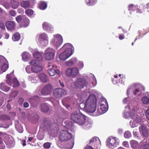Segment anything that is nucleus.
<instances>
[{"instance_id": "nucleus-35", "label": "nucleus", "mask_w": 149, "mask_h": 149, "mask_svg": "<svg viewBox=\"0 0 149 149\" xmlns=\"http://www.w3.org/2000/svg\"><path fill=\"white\" fill-rule=\"evenodd\" d=\"M22 60L24 61H26L29 59V55L26 52H23L22 54Z\"/></svg>"}, {"instance_id": "nucleus-6", "label": "nucleus", "mask_w": 149, "mask_h": 149, "mask_svg": "<svg viewBox=\"0 0 149 149\" xmlns=\"http://www.w3.org/2000/svg\"><path fill=\"white\" fill-rule=\"evenodd\" d=\"M55 50L52 48H47L45 51V53L44 55V58L47 60L52 59L54 56Z\"/></svg>"}, {"instance_id": "nucleus-64", "label": "nucleus", "mask_w": 149, "mask_h": 149, "mask_svg": "<svg viewBox=\"0 0 149 149\" xmlns=\"http://www.w3.org/2000/svg\"><path fill=\"white\" fill-rule=\"evenodd\" d=\"M139 90L138 89H136L135 90V92L134 93V95H136L137 94V93L139 92Z\"/></svg>"}, {"instance_id": "nucleus-46", "label": "nucleus", "mask_w": 149, "mask_h": 149, "mask_svg": "<svg viewBox=\"0 0 149 149\" xmlns=\"http://www.w3.org/2000/svg\"><path fill=\"white\" fill-rule=\"evenodd\" d=\"M95 113H96L95 115L96 116H98L104 113H102V111L100 109V108H98L96 110V112Z\"/></svg>"}, {"instance_id": "nucleus-2", "label": "nucleus", "mask_w": 149, "mask_h": 149, "mask_svg": "<svg viewBox=\"0 0 149 149\" xmlns=\"http://www.w3.org/2000/svg\"><path fill=\"white\" fill-rule=\"evenodd\" d=\"M70 118L75 123L80 125H83L86 122V116L81 113L72 114Z\"/></svg>"}, {"instance_id": "nucleus-28", "label": "nucleus", "mask_w": 149, "mask_h": 149, "mask_svg": "<svg viewBox=\"0 0 149 149\" xmlns=\"http://www.w3.org/2000/svg\"><path fill=\"white\" fill-rule=\"evenodd\" d=\"M29 19L26 17L23 18L21 22V24L25 27L27 26L29 24Z\"/></svg>"}, {"instance_id": "nucleus-34", "label": "nucleus", "mask_w": 149, "mask_h": 149, "mask_svg": "<svg viewBox=\"0 0 149 149\" xmlns=\"http://www.w3.org/2000/svg\"><path fill=\"white\" fill-rule=\"evenodd\" d=\"M20 37V34L18 33H16L14 34L12 36V39L14 41H18L19 40Z\"/></svg>"}, {"instance_id": "nucleus-54", "label": "nucleus", "mask_w": 149, "mask_h": 149, "mask_svg": "<svg viewBox=\"0 0 149 149\" xmlns=\"http://www.w3.org/2000/svg\"><path fill=\"white\" fill-rule=\"evenodd\" d=\"M26 72L28 73H31V68L29 65H27L26 68Z\"/></svg>"}, {"instance_id": "nucleus-49", "label": "nucleus", "mask_w": 149, "mask_h": 149, "mask_svg": "<svg viewBox=\"0 0 149 149\" xmlns=\"http://www.w3.org/2000/svg\"><path fill=\"white\" fill-rule=\"evenodd\" d=\"M140 8H141V10H145V9L146 8L147 9L149 8V3H147L146 5V6L143 5H141L140 7ZM145 11V10H144V11Z\"/></svg>"}, {"instance_id": "nucleus-24", "label": "nucleus", "mask_w": 149, "mask_h": 149, "mask_svg": "<svg viewBox=\"0 0 149 149\" xmlns=\"http://www.w3.org/2000/svg\"><path fill=\"white\" fill-rule=\"evenodd\" d=\"M21 6L26 9L30 7V5L29 1H22L20 3Z\"/></svg>"}, {"instance_id": "nucleus-47", "label": "nucleus", "mask_w": 149, "mask_h": 149, "mask_svg": "<svg viewBox=\"0 0 149 149\" xmlns=\"http://www.w3.org/2000/svg\"><path fill=\"white\" fill-rule=\"evenodd\" d=\"M25 13L28 15H31L33 13V11L31 9H28L26 10Z\"/></svg>"}, {"instance_id": "nucleus-4", "label": "nucleus", "mask_w": 149, "mask_h": 149, "mask_svg": "<svg viewBox=\"0 0 149 149\" xmlns=\"http://www.w3.org/2000/svg\"><path fill=\"white\" fill-rule=\"evenodd\" d=\"M118 139L116 137H109L107 139V145L110 148H113L118 145Z\"/></svg>"}, {"instance_id": "nucleus-53", "label": "nucleus", "mask_w": 149, "mask_h": 149, "mask_svg": "<svg viewBox=\"0 0 149 149\" xmlns=\"http://www.w3.org/2000/svg\"><path fill=\"white\" fill-rule=\"evenodd\" d=\"M30 63L33 66L36 65L38 64V62L35 60H32L31 61Z\"/></svg>"}, {"instance_id": "nucleus-21", "label": "nucleus", "mask_w": 149, "mask_h": 149, "mask_svg": "<svg viewBox=\"0 0 149 149\" xmlns=\"http://www.w3.org/2000/svg\"><path fill=\"white\" fill-rule=\"evenodd\" d=\"M42 26L44 30L49 31L52 28V26L46 22H44Z\"/></svg>"}, {"instance_id": "nucleus-20", "label": "nucleus", "mask_w": 149, "mask_h": 149, "mask_svg": "<svg viewBox=\"0 0 149 149\" xmlns=\"http://www.w3.org/2000/svg\"><path fill=\"white\" fill-rule=\"evenodd\" d=\"M39 77L40 80L43 82H46L48 81V77L45 74H40L39 75Z\"/></svg>"}, {"instance_id": "nucleus-39", "label": "nucleus", "mask_w": 149, "mask_h": 149, "mask_svg": "<svg viewBox=\"0 0 149 149\" xmlns=\"http://www.w3.org/2000/svg\"><path fill=\"white\" fill-rule=\"evenodd\" d=\"M141 101L144 104H147L149 103V99L147 97H143Z\"/></svg>"}, {"instance_id": "nucleus-27", "label": "nucleus", "mask_w": 149, "mask_h": 149, "mask_svg": "<svg viewBox=\"0 0 149 149\" xmlns=\"http://www.w3.org/2000/svg\"><path fill=\"white\" fill-rule=\"evenodd\" d=\"M121 75L120 74H119V76L120 77L119 80H115L113 78L111 80L113 84H116L118 83L123 84L124 83V81H123V78L120 77Z\"/></svg>"}, {"instance_id": "nucleus-45", "label": "nucleus", "mask_w": 149, "mask_h": 149, "mask_svg": "<svg viewBox=\"0 0 149 149\" xmlns=\"http://www.w3.org/2000/svg\"><path fill=\"white\" fill-rule=\"evenodd\" d=\"M142 149H149V143H146L142 145L141 147Z\"/></svg>"}, {"instance_id": "nucleus-32", "label": "nucleus", "mask_w": 149, "mask_h": 149, "mask_svg": "<svg viewBox=\"0 0 149 149\" xmlns=\"http://www.w3.org/2000/svg\"><path fill=\"white\" fill-rule=\"evenodd\" d=\"M10 3L13 9L17 8L19 6L18 2L15 0L11 1Z\"/></svg>"}, {"instance_id": "nucleus-52", "label": "nucleus", "mask_w": 149, "mask_h": 149, "mask_svg": "<svg viewBox=\"0 0 149 149\" xmlns=\"http://www.w3.org/2000/svg\"><path fill=\"white\" fill-rule=\"evenodd\" d=\"M141 118L137 116L135 118L134 122H134H135L137 123H138L140 122H141Z\"/></svg>"}, {"instance_id": "nucleus-23", "label": "nucleus", "mask_w": 149, "mask_h": 149, "mask_svg": "<svg viewBox=\"0 0 149 149\" xmlns=\"http://www.w3.org/2000/svg\"><path fill=\"white\" fill-rule=\"evenodd\" d=\"M74 142L73 139L71 140V141L67 143L65 145V148L67 149H72L74 146Z\"/></svg>"}, {"instance_id": "nucleus-13", "label": "nucleus", "mask_w": 149, "mask_h": 149, "mask_svg": "<svg viewBox=\"0 0 149 149\" xmlns=\"http://www.w3.org/2000/svg\"><path fill=\"white\" fill-rule=\"evenodd\" d=\"M52 68L49 69L48 72L51 76H54L55 75H57L58 77H59L60 76V71L59 70L56 69L57 67L52 66Z\"/></svg>"}, {"instance_id": "nucleus-8", "label": "nucleus", "mask_w": 149, "mask_h": 149, "mask_svg": "<svg viewBox=\"0 0 149 149\" xmlns=\"http://www.w3.org/2000/svg\"><path fill=\"white\" fill-rule=\"evenodd\" d=\"M72 137V134L66 130H62L60 133V140L61 141L70 140Z\"/></svg>"}, {"instance_id": "nucleus-43", "label": "nucleus", "mask_w": 149, "mask_h": 149, "mask_svg": "<svg viewBox=\"0 0 149 149\" xmlns=\"http://www.w3.org/2000/svg\"><path fill=\"white\" fill-rule=\"evenodd\" d=\"M131 134L130 132L128 131H126L124 133V136L126 138H128L131 136Z\"/></svg>"}, {"instance_id": "nucleus-11", "label": "nucleus", "mask_w": 149, "mask_h": 149, "mask_svg": "<svg viewBox=\"0 0 149 149\" xmlns=\"http://www.w3.org/2000/svg\"><path fill=\"white\" fill-rule=\"evenodd\" d=\"M88 83L86 79L83 78H79L76 81L75 85L81 88H83L84 86H87Z\"/></svg>"}, {"instance_id": "nucleus-14", "label": "nucleus", "mask_w": 149, "mask_h": 149, "mask_svg": "<svg viewBox=\"0 0 149 149\" xmlns=\"http://www.w3.org/2000/svg\"><path fill=\"white\" fill-rule=\"evenodd\" d=\"M100 142V141L99 138L97 137L93 138L90 141V144L94 146L96 148H98Z\"/></svg>"}, {"instance_id": "nucleus-40", "label": "nucleus", "mask_w": 149, "mask_h": 149, "mask_svg": "<svg viewBox=\"0 0 149 149\" xmlns=\"http://www.w3.org/2000/svg\"><path fill=\"white\" fill-rule=\"evenodd\" d=\"M13 87H17L19 85V82L16 78H15L13 79Z\"/></svg>"}, {"instance_id": "nucleus-55", "label": "nucleus", "mask_w": 149, "mask_h": 149, "mask_svg": "<svg viewBox=\"0 0 149 149\" xmlns=\"http://www.w3.org/2000/svg\"><path fill=\"white\" fill-rule=\"evenodd\" d=\"M146 114L147 118L149 120V108L146 111Z\"/></svg>"}, {"instance_id": "nucleus-37", "label": "nucleus", "mask_w": 149, "mask_h": 149, "mask_svg": "<svg viewBox=\"0 0 149 149\" xmlns=\"http://www.w3.org/2000/svg\"><path fill=\"white\" fill-rule=\"evenodd\" d=\"M6 144L9 147H12L14 145V141L10 139H6L5 141Z\"/></svg>"}, {"instance_id": "nucleus-18", "label": "nucleus", "mask_w": 149, "mask_h": 149, "mask_svg": "<svg viewBox=\"0 0 149 149\" xmlns=\"http://www.w3.org/2000/svg\"><path fill=\"white\" fill-rule=\"evenodd\" d=\"M6 26L7 29L8 30H11L13 29L15 26V24L13 21H8L6 24Z\"/></svg>"}, {"instance_id": "nucleus-12", "label": "nucleus", "mask_w": 149, "mask_h": 149, "mask_svg": "<svg viewBox=\"0 0 149 149\" xmlns=\"http://www.w3.org/2000/svg\"><path fill=\"white\" fill-rule=\"evenodd\" d=\"M63 49H65L64 51L72 54L74 52V48L70 43H65L62 47Z\"/></svg>"}, {"instance_id": "nucleus-42", "label": "nucleus", "mask_w": 149, "mask_h": 149, "mask_svg": "<svg viewBox=\"0 0 149 149\" xmlns=\"http://www.w3.org/2000/svg\"><path fill=\"white\" fill-rule=\"evenodd\" d=\"M18 94V91H12L10 94L11 97L12 98H14L17 96Z\"/></svg>"}, {"instance_id": "nucleus-33", "label": "nucleus", "mask_w": 149, "mask_h": 149, "mask_svg": "<svg viewBox=\"0 0 149 149\" xmlns=\"http://www.w3.org/2000/svg\"><path fill=\"white\" fill-rule=\"evenodd\" d=\"M100 109L102 111V113H105L108 109V107L106 105L100 103Z\"/></svg>"}, {"instance_id": "nucleus-15", "label": "nucleus", "mask_w": 149, "mask_h": 149, "mask_svg": "<svg viewBox=\"0 0 149 149\" xmlns=\"http://www.w3.org/2000/svg\"><path fill=\"white\" fill-rule=\"evenodd\" d=\"M139 129L140 132L144 136L146 137L148 135L146 127L145 125H141L140 126H139Z\"/></svg>"}, {"instance_id": "nucleus-25", "label": "nucleus", "mask_w": 149, "mask_h": 149, "mask_svg": "<svg viewBox=\"0 0 149 149\" xmlns=\"http://www.w3.org/2000/svg\"><path fill=\"white\" fill-rule=\"evenodd\" d=\"M4 59L6 61V63H4L1 67V69L3 72H5L8 68V63L6 59L4 57Z\"/></svg>"}, {"instance_id": "nucleus-26", "label": "nucleus", "mask_w": 149, "mask_h": 149, "mask_svg": "<svg viewBox=\"0 0 149 149\" xmlns=\"http://www.w3.org/2000/svg\"><path fill=\"white\" fill-rule=\"evenodd\" d=\"M41 109L42 112L47 113L49 111V109L47 105L44 104H43L41 105Z\"/></svg>"}, {"instance_id": "nucleus-17", "label": "nucleus", "mask_w": 149, "mask_h": 149, "mask_svg": "<svg viewBox=\"0 0 149 149\" xmlns=\"http://www.w3.org/2000/svg\"><path fill=\"white\" fill-rule=\"evenodd\" d=\"M71 54L64 51L59 55V58L61 60H65L70 57Z\"/></svg>"}, {"instance_id": "nucleus-41", "label": "nucleus", "mask_w": 149, "mask_h": 149, "mask_svg": "<svg viewBox=\"0 0 149 149\" xmlns=\"http://www.w3.org/2000/svg\"><path fill=\"white\" fill-rule=\"evenodd\" d=\"M130 144L132 147L133 148H136L137 145V141L134 140L131 141Z\"/></svg>"}, {"instance_id": "nucleus-3", "label": "nucleus", "mask_w": 149, "mask_h": 149, "mask_svg": "<svg viewBox=\"0 0 149 149\" xmlns=\"http://www.w3.org/2000/svg\"><path fill=\"white\" fill-rule=\"evenodd\" d=\"M54 38L52 40L51 42L52 45L57 48L62 43L63 38L61 35L58 34L54 35Z\"/></svg>"}, {"instance_id": "nucleus-16", "label": "nucleus", "mask_w": 149, "mask_h": 149, "mask_svg": "<svg viewBox=\"0 0 149 149\" xmlns=\"http://www.w3.org/2000/svg\"><path fill=\"white\" fill-rule=\"evenodd\" d=\"M42 69V67L38 64L36 65L33 66L31 67V71L35 73L39 72L41 71Z\"/></svg>"}, {"instance_id": "nucleus-5", "label": "nucleus", "mask_w": 149, "mask_h": 149, "mask_svg": "<svg viewBox=\"0 0 149 149\" xmlns=\"http://www.w3.org/2000/svg\"><path fill=\"white\" fill-rule=\"evenodd\" d=\"M66 91L64 89L57 88L54 91L53 94L54 96L57 99H60L66 94Z\"/></svg>"}, {"instance_id": "nucleus-59", "label": "nucleus", "mask_w": 149, "mask_h": 149, "mask_svg": "<svg viewBox=\"0 0 149 149\" xmlns=\"http://www.w3.org/2000/svg\"><path fill=\"white\" fill-rule=\"evenodd\" d=\"M58 82L60 84V85L61 86V87L62 88H64L65 86V85L60 80H58Z\"/></svg>"}, {"instance_id": "nucleus-10", "label": "nucleus", "mask_w": 149, "mask_h": 149, "mask_svg": "<svg viewBox=\"0 0 149 149\" xmlns=\"http://www.w3.org/2000/svg\"><path fill=\"white\" fill-rule=\"evenodd\" d=\"M141 9L140 7L138 8L137 6L133 4H131L129 6L128 10L130 11V12L131 14L135 11H136V12L137 13H143L144 12V10H141Z\"/></svg>"}, {"instance_id": "nucleus-61", "label": "nucleus", "mask_w": 149, "mask_h": 149, "mask_svg": "<svg viewBox=\"0 0 149 149\" xmlns=\"http://www.w3.org/2000/svg\"><path fill=\"white\" fill-rule=\"evenodd\" d=\"M23 107L24 108H27L29 107V104L27 102H25L23 103Z\"/></svg>"}, {"instance_id": "nucleus-9", "label": "nucleus", "mask_w": 149, "mask_h": 149, "mask_svg": "<svg viewBox=\"0 0 149 149\" xmlns=\"http://www.w3.org/2000/svg\"><path fill=\"white\" fill-rule=\"evenodd\" d=\"M79 72L78 68L76 67L69 68L66 71V74L68 76L75 77Z\"/></svg>"}, {"instance_id": "nucleus-50", "label": "nucleus", "mask_w": 149, "mask_h": 149, "mask_svg": "<svg viewBox=\"0 0 149 149\" xmlns=\"http://www.w3.org/2000/svg\"><path fill=\"white\" fill-rule=\"evenodd\" d=\"M43 146L45 148H49L51 146V144L49 142L43 144Z\"/></svg>"}, {"instance_id": "nucleus-56", "label": "nucleus", "mask_w": 149, "mask_h": 149, "mask_svg": "<svg viewBox=\"0 0 149 149\" xmlns=\"http://www.w3.org/2000/svg\"><path fill=\"white\" fill-rule=\"evenodd\" d=\"M123 144L124 146L126 147H128L129 145L128 142L127 141H124L123 143Z\"/></svg>"}, {"instance_id": "nucleus-58", "label": "nucleus", "mask_w": 149, "mask_h": 149, "mask_svg": "<svg viewBox=\"0 0 149 149\" xmlns=\"http://www.w3.org/2000/svg\"><path fill=\"white\" fill-rule=\"evenodd\" d=\"M24 101V99L21 97H20L19 98L18 102L19 103V104H22Z\"/></svg>"}, {"instance_id": "nucleus-19", "label": "nucleus", "mask_w": 149, "mask_h": 149, "mask_svg": "<svg viewBox=\"0 0 149 149\" xmlns=\"http://www.w3.org/2000/svg\"><path fill=\"white\" fill-rule=\"evenodd\" d=\"M39 40L40 41H45L47 42L48 39L46 33H43L39 36Z\"/></svg>"}, {"instance_id": "nucleus-29", "label": "nucleus", "mask_w": 149, "mask_h": 149, "mask_svg": "<svg viewBox=\"0 0 149 149\" xmlns=\"http://www.w3.org/2000/svg\"><path fill=\"white\" fill-rule=\"evenodd\" d=\"M85 1L88 6H92L97 3V0H86Z\"/></svg>"}, {"instance_id": "nucleus-22", "label": "nucleus", "mask_w": 149, "mask_h": 149, "mask_svg": "<svg viewBox=\"0 0 149 149\" xmlns=\"http://www.w3.org/2000/svg\"><path fill=\"white\" fill-rule=\"evenodd\" d=\"M33 56L38 61H41L43 59L41 54L38 52H37L34 53L33 54Z\"/></svg>"}, {"instance_id": "nucleus-63", "label": "nucleus", "mask_w": 149, "mask_h": 149, "mask_svg": "<svg viewBox=\"0 0 149 149\" xmlns=\"http://www.w3.org/2000/svg\"><path fill=\"white\" fill-rule=\"evenodd\" d=\"M0 27L2 29H5V26L4 24L3 23H0Z\"/></svg>"}, {"instance_id": "nucleus-51", "label": "nucleus", "mask_w": 149, "mask_h": 149, "mask_svg": "<svg viewBox=\"0 0 149 149\" xmlns=\"http://www.w3.org/2000/svg\"><path fill=\"white\" fill-rule=\"evenodd\" d=\"M78 95V97L81 99H83V98L86 96V93H81L80 94Z\"/></svg>"}, {"instance_id": "nucleus-44", "label": "nucleus", "mask_w": 149, "mask_h": 149, "mask_svg": "<svg viewBox=\"0 0 149 149\" xmlns=\"http://www.w3.org/2000/svg\"><path fill=\"white\" fill-rule=\"evenodd\" d=\"M23 18H22V16L21 15H19L16 17L15 18V19L17 22L18 23H21V21L22 20Z\"/></svg>"}, {"instance_id": "nucleus-31", "label": "nucleus", "mask_w": 149, "mask_h": 149, "mask_svg": "<svg viewBox=\"0 0 149 149\" xmlns=\"http://www.w3.org/2000/svg\"><path fill=\"white\" fill-rule=\"evenodd\" d=\"M47 4L45 2H40L39 4V8L41 10H44L45 9L47 8Z\"/></svg>"}, {"instance_id": "nucleus-7", "label": "nucleus", "mask_w": 149, "mask_h": 149, "mask_svg": "<svg viewBox=\"0 0 149 149\" xmlns=\"http://www.w3.org/2000/svg\"><path fill=\"white\" fill-rule=\"evenodd\" d=\"M53 90V87L50 84H47L42 89L39 95L40 96L50 95Z\"/></svg>"}, {"instance_id": "nucleus-1", "label": "nucleus", "mask_w": 149, "mask_h": 149, "mask_svg": "<svg viewBox=\"0 0 149 149\" xmlns=\"http://www.w3.org/2000/svg\"><path fill=\"white\" fill-rule=\"evenodd\" d=\"M96 99L92 95H90L86 102L84 108L88 112L93 113L96 111Z\"/></svg>"}, {"instance_id": "nucleus-38", "label": "nucleus", "mask_w": 149, "mask_h": 149, "mask_svg": "<svg viewBox=\"0 0 149 149\" xmlns=\"http://www.w3.org/2000/svg\"><path fill=\"white\" fill-rule=\"evenodd\" d=\"M6 83L7 84L10 86L12 84L11 77L9 74H7L6 76Z\"/></svg>"}, {"instance_id": "nucleus-60", "label": "nucleus", "mask_w": 149, "mask_h": 149, "mask_svg": "<svg viewBox=\"0 0 149 149\" xmlns=\"http://www.w3.org/2000/svg\"><path fill=\"white\" fill-rule=\"evenodd\" d=\"M118 38L120 40H122L124 38L125 36L123 34L122 35H119Z\"/></svg>"}, {"instance_id": "nucleus-36", "label": "nucleus", "mask_w": 149, "mask_h": 149, "mask_svg": "<svg viewBox=\"0 0 149 149\" xmlns=\"http://www.w3.org/2000/svg\"><path fill=\"white\" fill-rule=\"evenodd\" d=\"M76 62V59L75 58H73L67 61L66 64L68 66H71L74 64Z\"/></svg>"}, {"instance_id": "nucleus-62", "label": "nucleus", "mask_w": 149, "mask_h": 149, "mask_svg": "<svg viewBox=\"0 0 149 149\" xmlns=\"http://www.w3.org/2000/svg\"><path fill=\"white\" fill-rule=\"evenodd\" d=\"M128 100V98L127 97L124 98L123 100V104H126L127 103Z\"/></svg>"}, {"instance_id": "nucleus-57", "label": "nucleus", "mask_w": 149, "mask_h": 149, "mask_svg": "<svg viewBox=\"0 0 149 149\" xmlns=\"http://www.w3.org/2000/svg\"><path fill=\"white\" fill-rule=\"evenodd\" d=\"M1 146L2 148L4 147V144L3 143L1 138L0 137V148H1Z\"/></svg>"}, {"instance_id": "nucleus-30", "label": "nucleus", "mask_w": 149, "mask_h": 149, "mask_svg": "<svg viewBox=\"0 0 149 149\" xmlns=\"http://www.w3.org/2000/svg\"><path fill=\"white\" fill-rule=\"evenodd\" d=\"M0 88L2 90L6 92L8 91L10 89V87L6 86L3 83H1Z\"/></svg>"}, {"instance_id": "nucleus-48", "label": "nucleus", "mask_w": 149, "mask_h": 149, "mask_svg": "<svg viewBox=\"0 0 149 149\" xmlns=\"http://www.w3.org/2000/svg\"><path fill=\"white\" fill-rule=\"evenodd\" d=\"M9 13L10 15L13 17H15L16 15V12L15 11L13 10H10Z\"/></svg>"}]
</instances>
